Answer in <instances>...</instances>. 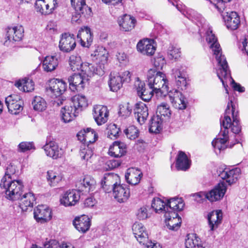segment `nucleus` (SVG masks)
I'll return each instance as SVG.
<instances>
[{
	"mask_svg": "<svg viewBox=\"0 0 248 248\" xmlns=\"http://www.w3.org/2000/svg\"><path fill=\"white\" fill-rule=\"evenodd\" d=\"M206 40L217 62V76L225 88L226 93H228V91L227 89L228 87L227 85V81H230L231 80L232 81V87L234 90L240 93L244 92L245 91L244 88L240 84L235 83L231 77V72L228 68L226 58L222 55L221 49L217 41V39L215 35L213 33L210 28H209L206 32Z\"/></svg>",
	"mask_w": 248,
	"mask_h": 248,
	"instance_id": "nucleus-1",
	"label": "nucleus"
},
{
	"mask_svg": "<svg viewBox=\"0 0 248 248\" xmlns=\"http://www.w3.org/2000/svg\"><path fill=\"white\" fill-rule=\"evenodd\" d=\"M15 172V167L9 165L6 168L5 175L1 179L0 186L4 190L6 199H17L21 193L22 182L20 180H12L11 177Z\"/></svg>",
	"mask_w": 248,
	"mask_h": 248,
	"instance_id": "nucleus-2",
	"label": "nucleus"
},
{
	"mask_svg": "<svg viewBox=\"0 0 248 248\" xmlns=\"http://www.w3.org/2000/svg\"><path fill=\"white\" fill-rule=\"evenodd\" d=\"M147 76L148 86L155 93L162 94L168 92L167 81L164 73L158 72L155 69H150L148 71Z\"/></svg>",
	"mask_w": 248,
	"mask_h": 248,
	"instance_id": "nucleus-3",
	"label": "nucleus"
},
{
	"mask_svg": "<svg viewBox=\"0 0 248 248\" xmlns=\"http://www.w3.org/2000/svg\"><path fill=\"white\" fill-rule=\"evenodd\" d=\"M221 127L229 131V128L232 126V131L234 134H238L241 131V126L236 115L234 113V108L232 101L228 102L225 111L224 117L220 121Z\"/></svg>",
	"mask_w": 248,
	"mask_h": 248,
	"instance_id": "nucleus-4",
	"label": "nucleus"
},
{
	"mask_svg": "<svg viewBox=\"0 0 248 248\" xmlns=\"http://www.w3.org/2000/svg\"><path fill=\"white\" fill-rule=\"evenodd\" d=\"M131 74L128 71L117 72L112 71L109 75L108 81L110 90L117 92L120 90L124 83H128L130 80Z\"/></svg>",
	"mask_w": 248,
	"mask_h": 248,
	"instance_id": "nucleus-5",
	"label": "nucleus"
},
{
	"mask_svg": "<svg viewBox=\"0 0 248 248\" xmlns=\"http://www.w3.org/2000/svg\"><path fill=\"white\" fill-rule=\"evenodd\" d=\"M4 45L9 46L13 45L15 42L21 41L23 36L24 29L20 25L8 27L6 29Z\"/></svg>",
	"mask_w": 248,
	"mask_h": 248,
	"instance_id": "nucleus-6",
	"label": "nucleus"
},
{
	"mask_svg": "<svg viewBox=\"0 0 248 248\" xmlns=\"http://www.w3.org/2000/svg\"><path fill=\"white\" fill-rule=\"evenodd\" d=\"M88 80L89 76L86 71L74 74L68 78L69 88L73 92H80L84 89Z\"/></svg>",
	"mask_w": 248,
	"mask_h": 248,
	"instance_id": "nucleus-7",
	"label": "nucleus"
},
{
	"mask_svg": "<svg viewBox=\"0 0 248 248\" xmlns=\"http://www.w3.org/2000/svg\"><path fill=\"white\" fill-rule=\"evenodd\" d=\"M5 104L9 112L12 114H19L23 109V101L17 94H11L6 97Z\"/></svg>",
	"mask_w": 248,
	"mask_h": 248,
	"instance_id": "nucleus-8",
	"label": "nucleus"
},
{
	"mask_svg": "<svg viewBox=\"0 0 248 248\" xmlns=\"http://www.w3.org/2000/svg\"><path fill=\"white\" fill-rule=\"evenodd\" d=\"M23 185L21 190V193L17 199H7L11 201H19V206L22 211H26L29 208L33 207V204L35 202V198L32 192L23 193Z\"/></svg>",
	"mask_w": 248,
	"mask_h": 248,
	"instance_id": "nucleus-9",
	"label": "nucleus"
},
{
	"mask_svg": "<svg viewBox=\"0 0 248 248\" xmlns=\"http://www.w3.org/2000/svg\"><path fill=\"white\" fill-rule=\"evenodd\" d=\"M46 155L54 159L61 158L63 154V151L60 148L58 144L54 140L47 141L43 146Z\"/></svg>",
	"mask_w": 248,
	"mask_h": 248,
	"instance_id": "nucleus-10",
	"label": "nucleus"
},
{
	"mask_svg": "<svg viewBox=\"0 0 248 248\" xmlns=\"http://www.w3.org/2000/svg\"><path fill=\"white\" fill-rule=\"evenodd\" d=\"M34 217L36 221L41 223L50 220L52 217L50 209L46 205H39L34 210Z\"/></svg>",
	"mask_w": 248,
	"mask_h": 248,
	"instance_id": "nucleus-11",
	"label": "nucleus"
},
{
	"mask_svg": "<svg viewBox=\"0 0 248 248\" xmlns=\"http://www.w3.org/2000/svg\"><path fill=\"white\" fill-rule=\"evenodd\" d=\"M76 46V42L74 35L65 33L62 35L59 42V47L63 52H70L73 50Z\"/></svg>",
	"mask_w": 248,
	"mask_h": 248,
	"instance_id": "nucleus-12",
	"label": "nucleus"
},
{
	"mask_svg": "<svg viewBox=\"0 0 248 248\" xmlns=\"http://www.w3.org/2000/svg\"><path fill=\"white\" fill-rule=\"evenodd\" d=\"M229 140L228 131L222 130V128L217 137L214 139L212 142V146L215 149L217 154L219 153L221 151L224 150L227 148V142Z\"/></svg>",
	"mask_w": 248,
	"mask_h": 248,
	"instance_id": "nucleus-13",
	"label": "nucleus"
},
{
	"mask_svg": "<svg viewBox=\"0 0 248 248\" xmlns=\"http://www.w3.org/2000/svg\"><path fill=\"white\" fill-rule=\"evenodd\" d=\"M66 84L64 81L58 79H52L49 81L47 92L51 93L56 97L61 96L65 91Z\"/></svg>",
	"mask_w": 248,
	"mask_h": 248,
	"instance_id": "nucleus-14",
	"label": "nucleus"
},
{
	"mask_svg": "<svg viewBox=\"0 0 248 248\" xmlns=\"http://www.w3.org/2000/svg\"><path fill=\"white\" fill-rule=\"evenodd\" d=\"M80 199L78 191L76 190H68L63 194L60 199L61 203L64 206H71L76 204Z\"/></svg>",
	"mask_w": 248,
	"mask_h": 248,
	"instance_id": "nucleus-15",
	"label": "nucleus"
},
{
	"mask_svg": "<svg viewBox=\"0 0 248 248\" xmlns=\"http://www.w3.org/2000/svg\"><path fill=\"white\" fill-rule=\"evenodd\" d=\"M226 188L225 182H220L213 189L207 192V200L211 202L221 200L226 192Z\"/></svg>",
	"mask_w": 248,
	"mask_h": 248,
	"instance_id": "nucleus-16",
	"label": "nucleus"
},
{
	"mask_svg": "<svg viewBox=\"0 0 248 248\" xmlns=\"http://www.w3.org/2000/svg\"><path fill=\"white\" fill-rule=\"evenodd\" d=\"M165 222L168 229L172 231L178 230L181 223V218L177 212L165 213Z\"/></svg>",
	"mask_w": 248,
	"mask_h": 248,
	"instance_id": "nucleus-17",
	"label": "nucleus"
},
{
	"mask_svg": "<svg viewBox=\"0 0 248 248\" xmlns=\"http://www.w3.org/2000/svg\"><path fill=\"white\" fill-rule=\"evenodd\" d=\"M225 25L228 29L232 30H236L240 25V18L235 12L224 13L222 15Z\"/></svg>",
	"mask_w": 248,
	"mask_h": 248,
	"instance_id": "nucleus-18",
	"label": "nucleus"
},
{
	"mask_svg": "<svg viewBox=\"0 0 248 248\" xmlns=\"http://www.w3.org/2000/svg\"><path fill=\"white\" fill-rule=\"evenodd\" d=\"M113 195L119 202H124L127 200L130 196L129 189L125 185H115L113 187Z\"/></svg>",
	"mask_w": 248,
	"mask_h": 248,
	"instance_id": "nucleus-19",
	"label": "nucleus"
},
{
	"mask_svg": "<svg viewBox=\"0 0 248 248\" xmlns=\"http://www.w3.org/2000/svg\"><path fill=\"white\" fill-rule=\"evenodd\" d=\"M132 231L139 243L144 245L148 240V234L143 225L140 222H135L133 225Z\"/></svg>",
	"mask_w": 248,
	"mask_h": 248,
	"instance_id": "nucleus-20",
	"label": "nucleus"
},
{
	"mask_svg": "<svg viewBox=\"0 0 248 248\" xmlns=\"http://www.w3.org/2000/svg\"><path fill=\"white\" fill-rule=\"evenodd\" d=\"M93 116L98 125L105 124L107 121L108 116V111L107 107L101 105L94 106Z\"/></svg>",
	"mask_w": 248,
	"mask_h": 248,
	"instance_id": "nucleus-21",
	"label": "nucleus"
},
{
	"mask_svg": "<svg viewBox=\"0 0 248 248\" xmlns=\"http://www.w3.org/2000/svg\"><path fill=\"white\" fill-rule=\"evenodd\" d=\"M241 173V170L235 168L231 170H225L220 174V177L224 180L225 183L231 186L235 183L238 180ZM226 185V184H225Z\"/></svg>",
	"mask_w": 248,
	"mask_h": 248,
	"instance_id": "nucleus-22",
	"label": "nucleus"
},
{
	"mask_svg": "<svg viewBox=\"0 0 248 248\" xmlns=\"http://www.w3.org/2000/svg\"><path fill=\"white\" fill-rule=\"evenodd\" d=\"M135 85L137 88L138 94L142 100L146 102L151 100L153 93H155L153 89L150 88H146L145 83L139 80V78Z\"/></svg>",
	"mask_w": 248,
	"mask_h": 248,
	"instance_id": "nucleus-23",
	"label": "nucleus"
},
{
	"mask_svg": "<svg viewBox=\"0 0 248 248\" xmlns=\"http://www.w3.org/2000/svg\"><path fill=\"white\" fill-rule=\"evenodd\" d=\"M77 137L81 142L93 143L98 139V135L93 129L87 128L79 131L77 134Z\"/></svg>",
	"mask_w": 248,
	"mask_h": 248,
	"instance_id": "nucleus-24",
	"label": "nucleus"
},
{
	"mask_svg": "<svg viewBox=\"0 0 248 248\" xmlns=\"http://www.w3.org/2000/svg\"><path fill=\"white\" fill-rule=\"evenodd\" d=\"M137 50L147 55H152L155 50V47L154 45V41L152 39H145L140 40L137 45Z\"/></svg>",
	"mask_w": 248,
	"mask_h": 248,
	"instance_id": "nucleus-25",
	"label": "nucleus"
},
{
	"mask_svg": "<svg viewBox=\"0 0 248 248\" xmlns=\"http://www.w3.org/2000/svg\"><path fill=\"white\" fill-rule=\"evenodd\" d=\"M134 115L140 124H144L149 115L148 108L146 105L142 102L137 103L134 108Z\"/></svg>",
	"mask_w": 248,
	"mask_h": 248,
	"instance_id": "nucleus-26",
	"label": "nucleus"
},
{
	"mask_svg": "<svg viewBox=\"0 0 248 248\" xmlns=\"http://www.w3.org/2000/svg\"><path fill=\"white\" fill-rule=\"evenodd\" d=\"M136 22V20L133 17L127 14L120 16L118 19L121 30L124 31H129L134 29Z\"/></svg>",
	"mask_w": 248,
	"mask_h": 248,
	"instance_id": "nucleus-27",
	"label": "nucleus"
},
{
	"mask_svg": "<svg viewBox=\"0 0 248 248\" xmlns=\"http://www.w3.org/2000/svg\"><path fill=\"white\" fill-rule=\"evenodd\" d=\"M222 212L220 210L213 211L208 215V225L210 231L216 230L221 223Z\"/></svg>",
	"mask_w": 248,
	"mask_h": 248,
	"instance_id": "nucleus-28",
	"label": "nucleus"
},
{
	"mask_svg": "<svg viewBox=\"0 0 248 248\" xmlns=\"http://www.w3.org/2000/svg\"><path fill=\"white\" fill-rule=\"evenodd\" d=\"M73 224L78 232L85 233L90 229L91 226L90 219L86 215L77 217L73 220Z\"/></svg>",
	"mask_w": 248,
	"mask_h": 248,
	"instance_id": "nucleus-29",
	"label": "nucleus"
},
{
	"mask_svg": "<svg viewBox=\"0 0 248 248\" xmlns=\"http://www.w3.org/2000/svg\"><path fill=\"white\" fill-rule=\"evenodd\" d=\"M77 38L80 41L83 46L88 47L93 41V37L90 29L88 27L81 28L78 31Z\"/></svg>",
	"mask_w": 248,
	"mask_h": 248,
	"instance_id": "nucleus-30",
	"label": "nucleus"
},
{
	"mask_svg": "<svg viewBox=\"0 0 248 248\" xmlns=\"http://www.w3.org/2000/svg\"><path fill=\"white\" fill-rule=\"evenodd\" d=\"M142 175V172L140 170L131 168L127 170L125 178L128 184L136 185L140 183Z\"/></svg>",
	"mask_w": 248,
	"mask_h": 248,
	"instance_id": "nucleus-31",
	"label": "nucleus"
},
{
	"mask_svg": "<svg viewBox=\"0 0 248 248\" xmlns=\"http://www.w3.org/2000/svg\"><path fill=\"white\" fill-rule=\"evenodd\" d=\"M126 153V145L120 141H115L109 148L108 154L110 156L119 158L123 156Z\"/></svg>",
	"mask_w": 248,
	"mask_h": 248,
	"instance_id": "nucleus-32",
	"label": "nucleus"
},
{
	"mask_svg": "<svg viewBox=\"0 0 248 248\" xmlns=\"http://www.w3.org/2000/svg\"><path fill=\"white\" fill-rule=\"evenodd\" d=\"M118 178L119 176L116 174L110 173L105 174L103 179L101 181V185L107 192H109V189L113 188L115 185H118L116 181Z\"/></svg>",
	"mask_w": 248,
	"mask_h": 248,
	"instance_id": "nucleus-33",
	"label": "nucleus"
},
{
	"mask_svg": "<svg viewBox=\"0 0 248 248\" xmlns=\"http://www.w3.org/2000/svg\"><path fill=\"white\" fill-rule=\"evenodd\" d=\"M171 100L174 108L179 110L185 109L187 106V101L186 98L181 93L176 91Z\"/></svg>",
	"mask_w": 248,
	"mask_h": 248,
	"instance_id": "nucleus-34",
	"label": "nucleus"
},
{
	"mask_svg": "<svg viewBox=\"0 0 248 248\" xmlns=\"http://www.w3.org/2000/svg\"><path fill=\"white\" fill-rule=\"evenodd\" d=\"M184 206V203L182 198H172L167 200L166 208V213L176 212L177 211L182 210Z\"/></svg>",
	"mask_w": 248,
	"mask_h": 248,
	"instance_id": "nucleus-35",
	"label": "nucleus"
},
{
	"mask_svg": "<svg viewBox=\"0 0 248 248\" xmlns=\"http://www.w3.org/2000/svg\"><path fill=\"white\" fill-rule=\"evenodd\" d=\"M71 105L79 113L87 107L88 101L84 95L77 94L72 97Z\"/></svg>",
	"mask_w": 248,
	"mask_h": 248,
	"instance_id": "nucleus-36",
	"label": "nucleus"
},
{
	"mask_svg": "<svg viewBox=\"0 0 248 248\" xmlns=\"http://www.w3.org/2000/svg\"><path fill=\"white\" fill-rule=\"evenodd\" d=\"M42 64L44 71L50 72L56 69L58 65V61L54 56H47L42 61Z\"/></svg>",
	"mask_w": 248,
	"mask_h": 248,
	"instance_id": "nucleus-37",
	"label": "nucleus"
},
{
	"mask_svg": "<svg viewBox=\"0 0 248 248\" xmlns=\"http://www.w3.org/2000/svg\"><path fill=\"white\" fill-rule=\"evenodd\" d=\"M79 190L85 193H90L93 191L96 186V181L94 178L90 176H86L82 182L79 184Z\"/></svg>",
	"mask_w": 248,
	"mask_h": 248,
	"instance_id": "nucleus-38",
	"label": "nucleus"
},
{
	"mask_svg": "<svg viewBox=\"0 0 248 248\" xmlns=\"http://www.w3.org/2000/svg\"><path fill=\"white\" fill-rule=\"evenodd\" d=\"M78 113L74 110L72 105L65 106L61 110L62 120L64 123H69L72 121Z\"/></svg>",
	"mask_w": 248,
	"mask_h": 248,
	"instance_id": "nucleus-39",
	"label": "nucleus"
},
{
	"mask_svg": "<svg viewBox=\"0 0 248 248\" xmlns=\"http://www.w3.org/2000/svg\"><path fill=\"white\" fill-rule=\"evenodd\" d=\"M84 70H85L88 74L89 77L96 74L99 76H102L105 73V65L99 64L93 65L90 63H85L83 65Z\"/></svg>",
	"mask_w": 248,
	"mask_h": 248,
	"instance_id": "nucleus-40",
	"label": "nucleus"
},
{
	"mask_svg": "<svg viewBox=\"0 0 248 248\" xmlns=\"http://www.w3.org/2000/svg\"><path fill=\"white\" fill-rule=\"evenodd\" d=\"M190 165V160L183 151H179L177 155L176 167L177 170H186Z\"/></svg>",
	"mask_w": 248,
	"mask_h": 248,
	"instance_id": "nucleus-41",
	"label": "nucleus"
},
{
	"mask_svg": "<svg viewBox=\"0 0 248 248\" xmlns=\"http://www.w3.org/2000/svg\"><path fill=\"white\" fill-rule=\"evenodd\" d=\"M186 248H205L201 244V239L195 233H190L186 235L185 240Z\"/></svg>",
	"mask_w": 248,
	"mask_h": 248,
	"instance_id": "nucleus-42",
	"label": "nucleus"
},
{
	"mask_svg": "<svg viewBox=\"0 0 248 248\" xmlns=\"http://www.w3.org/2000/svg\"><path fill=\"white\" fill-rule=\"evenodd\" d=\"M85 63L82 62L80 57L78 54L72 55L69 57V65L73 71L79 70H80V72L85 71L83 68V65Z\"/></svg>",
	"mask_w": 248,
	"mask_h": 248,
	"instance_id": "nucleus-43",
	"label": "nucleus"
},
{
	"mask_svg": "<svg viewBox=\"0 0 248 248\" xmlns=\"http://www.w3.org/2000/svg\"><path fill=\"white\" fill-rule=\"evenodd\" d=\"M173 75L175 78L176 83L178 88L185 89L186 86V73L184 69L176 68L173 70Z\"/></svg>",
	"mask_w": 248,
	"mask_h": 248,
	"instance_id": "nucleus-44",
	"label": "nucleus"
},
{
	"mask_svg": "<svg viewBox=\"0 0 248 248\" xmlns=\"http://www.w3.org/2000/svg\"><path fill=\"white\" fill-rule=\"evenodd\" d=\"M62 175L58 172L53 170L47 171L46 178L49 186H56L62 180Z\"/></svg>",
	"mask_w": 248,
	"mask_h": 248,
	"instance_id": "nucleus-45",
	"label": "nucleus"
},
{
	"mask_svg": "<svg viewBox=\"0 0 248 248\" xmlns=\"http://www.w3.org/2000/svg\"><path fill=\"white\" fill-rule=\"evenodd\" d=\"M15 86L24 92H30L34 89V84L31 79L19 80L15 83Z\"/></svg>",
	"mask_w": 248,
	"mask_h": 248,
	"instance_id": "nucleus-46",
	"label": "nucleus"
},
{
	"mask_svg": "<svg viewBox=\"0 0 248 248\" xmlns=\"http://www.w3.org/2000/svg\"><path fill=\"white\" fill-rule=\"evenodd\" d=\"M71 3L75 11H78L79 14L84 12L87 14L91 12V9L86 5L85 0H71Z\"/></svg>",
	"mask_w": 248,
	"mask_h": 248,
	"instance_id": "nucleus-47",
	"label": "nucleus"
},
{
	"mask_svg": "<svg viewBox=\"0 0 248 248\" xmlns=\"http://www.w3.org/2000/svg\"><path fill=\"white\" fill-rule=\"evenodd\" d=\"M162 129V121L158 116H154L150 122L149 131L151 133H158Z\"/></svg>",
	"mask_w": 248,
	"mask_h": 248,
	"instance_id": "nucleus-48",
	"label": "nucleus"
},
{
	"mask_svg": "<svg viewBox=\"0 0 248 248\" xmlns=\"http://www.w3.org/2000/svg\"><path fill=\"white\" fill-rule=\"evenodd\" d=\"M35 7L37 12L42 14L47 15L52 12V9L54 8L49 9V6L48 3H46L45 0H37L35 3Z\"/></svg>",
	"mask_w": 248,
	"mask_h": 248,
	"instance_id": "nucleus-49",
	"label": "nucleus"
},
{
	"mask_svg": "<svg viewBox=\"0 0 248 248\" xmlns=\"http://www.w3.org/2000/svg\"><path fill=\"white\" fill-rule=\"evenodd\" d=\"M166 203L159 198H155L152 201V207L155 209V212H162L164 214L167 211L166 208Z\"/></svg>",
	"mask_w": 248,
	"mask_h": 248,
	"instance_id": "nucleus-50",
	"label": "nucleus"
},
{
	"mask_svg": "<svg viewBox=\"0 0 248 248\" xmlns=\"http://www.w3.org/2000/svg\"><path fill=\"white\" fill-rule=\"evenodd\" d=\"M80 156L82 159L88 161L91 158L93 155V150L92 146L90 144L86 146L83 145L80 147Z\"/></svg>",
	"mask_w": 248,
	"mask_h": 248,
	"instance_id": "nucleus-51",
	"label": "nucleus"
},
{
	"mask_svg": "<svg viewBox=\"0 0 248 248\" xmlns=\"http://www.w3.org/2000/svg\"><path fill=\"white\" fill-rule=\"evenodd\" d=\"M34 110L42 111L46 108V103L45 99L40 96H35L32 102Z\"/></svg>",
	"mask_w": 248,
	"mask_h": 248,
	"instance_id": "nucleus-52",
	"label": "nucleus"
},
{
	"mask_svg": "<svg viewBox=\"0 0 248 248\" xmlns=\"http://www.w3.org/2000/svg\"><path fill=\"white\" fill-rule=\"evenodd\" d=\"M95 56L97 57L96 59L98 60L99 64L105 65L107 63L108 53L105 48H99Z\"/></svg>",
	"mask_w": 248,
	"mask_h": 248,
	"instance_id": "nucleus-53",
	"label": "nucleus"
},
{
	"mask_svg": "<svg viewBox=\"0 0 248 248\" xmlns=\"http://www.w3.org/2000/svg\"><path fill=\"white\" fill-rule=\"evenodd\" d=\"M132 107L127 103L121 105L119 107V115L123 118L129 117L131 114Z\"/></svg>",
	"mask_w": 248,
	"mask_h": 248,
	"instance_id": "nucleus-54",
	"label": "nucleus"
},
{
	"mask_svg": "<svg viewBox=\"0 0 248 248\" xmlns=\"http://www.w3.org/2000/svg\"><path fill=\"white\" fill-rule=\"evenodd\" d=\"M156 113V116H158L159 117L160 116L169 117L171 114L168 105L165 103H162L157 107Z\"/></svg>",
	"mask_w": 248,
	"mask_h": 248,
	"instance_id": "nucleus-55",
	"label": "nucleus"
},
{
	"mask_svg": "<svg viewBox=\"0 0 248 248\" xmlns=\"http://www.w3.org/2000/svg\"><path fill=\"white\" fill-rule=\"evenodd\" d=\"M108 137L113 139H116L120 132V128L115 124H110L107 128Z\"/></svg>",
	"mask_w": 248,
	"mask_h": 248,
	"instance_id": "nucleus-56",
	"label": "nucleus"
},
{
	"mask_svg": "<svg viewBox=\"0 0 248 248\" xmlns=\"http://www.w3.org/2000/svg\"><path fill=\"white\" fill-rule=\"evenodd\" d=\"M168 56L170 60H177L181 56L180 48L173 46H170L168 49Z\"/></svg>",
	"mask_w": 248,
	"mask_h": 248,
	"instance_id": "nucleus-57",
	"label": "nucleus"
},
{
	"mask_svg": "<svg viewBox=\"0 0 248 248\" xmlns=\"http://www.w3.org/2000/svg\"><path fill=\"white\" fill-rule=\"evenodd\" d=\"M124 132L127 137L130 140H135L139 136V130L134 125L129 126Z\"/></svg>",
	"mask_w": 248,
	"mask_h": 248,
	"instance_id": "nucleus-58",
	"label": "nucleus"
},
{
	"mask_svg": "<svg viewBox=\"0 0 248 248\" xmlns=\"http://www.w3.org/2000/svg\"><path fill=\"white\" fill-rule=\"evenodd\" d=\"M32 149H34L35 148L33 142H22L18 146V151L19 152H25Z\"/></svg>",
	"mask_w": 248,
	"mask_h": 248,
	"instance_id": "nucleus-59",
	"label": "nucleus"
},
{
	"mask_svg": "<svg viewBox=\"0 0 248 248\" xmlns=\"http://www.w3.org/2000/svg\"><path fill=\"white\" fill-rule=\"evenodd\" d=\"M165 64L166 60L162 54H158L154 58V64L155 67L162 69Z\"/></svg>",
	"mask_w": 248,
	"mask_h": 248,
	"instance_id": "nucleus-60",
	"label": "nucleus"
},
{
	"mask_svg": "<svg viewBox=\"0 0 248 248\" xmlns=\"http://www.w3.org/2000/svg\"><path fill=\"white\" fill-rule=\"evenodd\" d=\"M169 2L171 3L173 5L175 6L177 10L179 11L180 12L183 13V14L185 15L188 18H190L192 17V16H191V14H193L194 12L193 11H190V13L188 14V12H186V14L187 15H186V14H185V12L183 11V9L182 8V5L179 6L178 4V0H168Z\"/></svg>",
	"mask_w": 248,
	"mask_h": 248,
	"instance_id": "nucleus-61",
	"label": "nucleus"
},
{
	"mask_svg": "<svg viewBox=\"0 0 248 248\" xmlns=\"http://www.w3.org/2000/svg\"><path fill=\"white\" fill-rule=\"evenodd\" d=\"M137 217L140 220H144L148 217V210L146 207L143 206L137 212Z\"/></svg>",
	"mask_w": 248,
	"mask_h": 248,
	"instance_id": "nucleus-62",
	"label": "nucleus"
},
{
	"mask_svg": "<svg viewBox=\"0 0 248 248\" xmlns=\"http://www.w3.org/2000/svg\"><path fill=\"white\" fill-rule=\"evenodd\" d=\"M195 200L198 202H202L203 200L207 199V192H200L195 195Z\"/></svg>",
	"mask_w": 248,
	"mask_h": 248,
	"instance_id": "nucleus-63",
	"label": "nucleus"
},
{
	"mask_svg": "<svg viewBox=\"0 0 248 248\" xmlns=\"http://www.w3.org/2000/svg\"><path fill=\"white\" fill-rule=\"evenodd\" d=\"M97 202L95 199L93 197L87 198L84 202V205L85 207H93L96 204Z\"/></svg>",
	"mask_w": 248,
	"mask_h": 248,
	"instance_id": "nucleus-64",
	"label": "nucleus"
}]
</instances>
